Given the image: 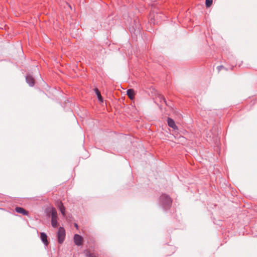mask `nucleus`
I'll return each instance as SVG.
<instances>
[{
	"label": "nucleus",
	"instance_id": "6e6552de",
	"mask_svg": "<svg viewBox=\"0 0 257 257\" xmlns=\"http://www.w3.org/2000/svg\"><path fill=\"white\" fill-rule=\"evenodd\" d=\"M15 210L17 212H18L19 213H21L24 215L27 216L29 214V212L22 207H17L15 208Z\"/></svg>",
	"mask_w": 257,
	"mask_h": 257
},
{
	"label": "nucleus",
	"instance_id": "a211bd4d",
	"mask_svg": "<svg viewBox=\"0 0 257 257\" xmlns=\"http://www.w3.org/2000/svg\"><path fill=\"white\" fill-rule=\"evenodd\" d=\"M157 17H158V15H157L156 16H154L155 18H157Z\"/></svg>",
	"mask_w": 257,
	"mask_h": 257
},
{
	"label": "nucleus",
	"instance_id": "7ed1b4c3",
	"mask_svg": "<svg viewBox=\"0 0 257 257\" xmlns=\"http://www.w3.org/2000/svg\"><path fill=\"white\" fill-rule=\"evenodd\" d=\"M57 212L55 209H53L51 212V224L54 228L57 227Z\"/></svg>",
	"mask_w": 257,
	"mask_h": 257
},
{
	"label": "nucleus",
	"instance_id": "f3484780",
	"mask_svg": "<svg viewBox=\"0 0 257 257\" xmlns=\"http://www.w3.org/2000/svg\"><path fill=\"white\" fill-rule=\"evenodd\" d=\"M163 99H164V101H165V103L167 104L166 101V100H165V98H163Z\"/></svg>",
	"mask_w": 257,
	"mask_h": 257
},
{
	"label": "nucleus",
	"instance_id": "9d476101",
	"mask_svg": "<svg viewBox=\"0 0 257 257\" xmlns=\"http://www.w3.org/2000/svg\"><path fill=\"white\" fill-rule=\"evenodd\" d=\"M94 91L95 92L98 100L100 101V102H103V98L101 95L100 92L99 91V90L97 88H95Z\"/></svg>",
	"mask_w": 257,
	"mask_h": 257
},
{
	"label": "nucleus",
	"instance_id": "f257e3e1",
	"mask_svg": "<svg viewBox=\"0 0 257 257\" xmlns=\"http://www.w3.org/2000/svg\"><path fill=\"white\" fill-rule=\"evenodd\" d=\"M172 200L170 197L163 194L160 197V203L165 209L169 208L172 204Z\"/></svg>",
	"mask_w": 257,
	"mask_h": 257
},
{
	"label": "nucleus",
	"instance_id": "dca6fc26",
	"mask_svg": "<svg viewBox=\"0 0 257 257\" xmlns=\"http://www.w3.org/2000/svg\"><path fill=\"white\" fill-rule=\"evenodd\" d=\"M74 226H75V227H76L77 228H78V226L77 224L75 223V224H74Z\"/></svg>",
	"mask_w": 257,
	"mask_h": 257
},
{
	"label": "nucleus",
	"instance_id": "20e7f679",
	"mask_svg": "<svg viewBox=\"0 0 257 257\" xmlns=\"http://www.w3.org/2000/svg\"><path fill=\"white\" fill-rule=\"evenodd\" d=\"M74 241L76 245L80 246L82 244L83 238L77 234H75L74 236Z\"/></svg>",
	"mask_w": 257,
	"mask_h": 257
},
{
	"label": "nucleus",
	"instance_id": "423d86ee",
	"mask_svg": "<svg viewBox=\"0 0 257 257\" xmlns=\"http://www.w3.org/2000/svg\"><path fill=\"white\" fill-rule=\"evenodd\" d=\"M167 123L168 126H170V127L173 128L174 130L178 129V127L176 125L175 122L173 119L168 117L167 119Z\"/></svg>",
	"mask_w": 257,
	"mask_h": 257
},
{
	"label": "nucleus",
	"instance_id": "2eb2a0df",
	"mask_svg": "<svg viewBox=\"0 0 257 257\" xmlns=\"http://www.w3.org/2000/svg\"><path fill=\"white\" fill-rule=\"evenodd\" d=\"M61 211V213H62V215H63V216H65V210H61V211Z\"/></svg>",
	"mask_w": 257,
	"mask_h": 257
},
{
	"label": "nucleus",
	"instance_id": "1a4fd4ad",
	"mask_svg": "<svg viewBox=\"0 0 257 257\" xmlns=\"http://www.w3.org/2000/svg\"><path fill=\"white\" fill-rule=\"evenodd\" d=\"M126 94L128 97L131 99H134L135 97V91L133 89H129L127 90Z\"/></svg>",
	"mask_w": 257,
	"mask_h": 257
},
{
	"label": "nucleus",
	"instance_id": "0eeeda50",
	"mask_svg": "<svg viewBox=\"0 0 257 257\" xmlns=\"http://www.w3.org/2000/svg\"><path fill=\"white\" fill-rule=\"evenodd\" d=\"M40 238L43 243L47 246L49 244V241L47 239V235L45 232L40 233Z\"/></svg>",
	"mask_w": 257,
	"mask_h": 257
},
{
	"label": "nucleus",
	"instance_id": "39448f33",
	"mask_svg": "<svg viewBox=\"0 0 257 257\" xmlns=\"http://www.w3.org/2000/svg\"><path fill=\"white\" fill-rule=\"evenodd\" d=\"M27 83L30 86H33L35 84V79L33 77L30 75H28L26 77Z\"/></svg>",
	"mask_w": 257,
	"mask_h": 257
},
{
	"label": "nucleus",
	"instance_id": "f03ea898",
	"mask_svg": "<svg viewBox=\"0 0 257 257\" xmlns=\"http://www.w3.org/2000/svg\"><path fill=\"white\" fill-rule=\"evenodd\" d=\"M65 236L66 233L65 229L63 227H60L57 232V237L59 243L62 244L64 242Z\"/></svg>",
	"mask_w": 257,
	"mask_h": 257
},
{
	"label": "nucleus",
	"instance_id": "4468645a",
	"mask_svg": "<svg viewBox=\"0 0 257 257\" xmlns=\"http://www.w3.org/2000/svg\"><path fill=\"white\" fill-rule=\"evenodd\" d=\"M222 68H224V67L223 66H222V65L218 66L217 67V69H218V70L219 71H220Z\"/></svg>",
	"mask_w": 257,
	"mask_h": 257
},
{
	"label": "nucleus",
	"instance_id": "9b49d317",
	"mask_svg": "<svg viewBox=\"0 0 257 257\" xmlns=\"http://www.w3.org/2000/svg\"><path fill=\"white\" fill-rule=\"evenodd\" d=\"M85 255L86 257H97L94 253H91L88 250L85 251Z\"/></svg>",
	"mask_w": 257,
	"mask_h": 257
},
{
	"label": "nucleus",
	"instance_id": "ddd939ff",
	"mask_svg": "<svg viewBox=\"0 0 257 257\" xmlns=\"http://www.w3.org/2000/svg\"><path fill=\"white\" fill-rule=\"evenodd\" d=\"M212 3V0H206L205 5L206 7H209Z\"/></svg>",
	"mask_w": 257,
	"mask_h": 257
},
{
	"label": "nucleus",
	"instance_id": "f8f14e48",
	"mask_svg": "<svg viewBox=\"0 0 257 257\" xmlns=\"http://www.w3.org/2000/svg\"><path fill=\"white\" fill-rule=\"evenodd\" d=\"M58 207L59 208L60 211L65 210V207L61 202L58 204Z\"/></svg>",
	"mask_w": 257,
	"mask_h": 257
}]
</instances>
